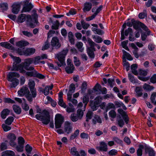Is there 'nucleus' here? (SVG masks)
<instances>
[{"mask_svg":"<svg viewBox=\"0 0 156 156\" xmlns=\"http://www.w3.org/2000/svg\"><path fill=\"white\" fill-rule=\"evenodd\" d=\"M32 58H28L25 60L24 62L21 63L19 65H17L14 63L11 69L12 71H18L19 70L20 73H24L26 72L25 69L27 71H31L34 69L33 66H30L33 63Z\"/></svg>","mask_w":156,"mask_h":156,"instance_id":"obj_1","label":"nucleus"},{"mask_svg":"<svg viewBox=\"0 0 156 156\" xmlns=\"http://www.w3.org/2000/svg\"><path fill=\"white\" fill-rule=\"evenodd\" d=\"M20 74L16 72H10L7 76V80L12 83L10 84V87L12 88L16 87L19 83V80L15 77L19 78Z\"/></svg>","mask_w":156,"mask_h":156,"instance_id":"obj_2","label":"nucleus"},{"mask_svg":"<svg viewBox=\"0 0 156 156\" xmlns=\"http://www.w3.org/2000/svg\"><path fill=\"white\" fill-rule=\"evenodd\" d=\"M18 93L20 96H25L29 101H32L33 99L31 98V94L27 87L25 86L22 87L18 91Z\"/></svg>","mask_w":156,"mask_h":156,"instance_id":"obj_3","label":"nucleus"},{"mask_svg":"<svg viewBox=\"0 0 156 156\" xmlns=\"http://www.w3.org/2000/svg\"><path fill=\"white\" fill-rule=\"evenodd\" d=\"M68 51V50L67 49H64L62 51L56 54L55 57L59 61L60 63H57L58 66L61 67L65 65V56Z\"/></svg>","mask_w":156,"mask_h":156,"instance_id":"obj_4","label":"nucleus"},{"mask_svg":"<svg viewBox=\"0 0 156 156\" xmlns=\"http://www.w3.org/2000/svg\"><path fill=\"white\" fill-rule=\"evenodd\" d=\"M44 114L43 115L37 114L35 117L37 119L41 121L43 124L47 125L51 121L50 116L49 113L48 111H44Z\"/></svg>","mask_w":156,"mask_h":156,"instance_id":"obj_5","label":"nucleus"},{"mask_svg":"<svg viewBox=\"0 0 156 156\" xmlns=\"http://www.w3.org/2000/svg\"><path fill=\"white\" fill-rule=\"evenodd\" d=\"M35 51V49L33 48H29L25 50L18 48L17 50L18 53L20 55L29 56L34 54Z\"/></svg>","mask_w":156,"mask_h":156,"instance_id":"obj_6","label":"nucleus"},{"mask_svg":"<svg viewBox=\"0 0 156 156\" xmlns=\"http://www.w3.org/2000/svg\"><path fill=\"white\" fill-rule=\"evenodd\" d=\"M64 119V117L60 114H58L56 115L55 119V125L56 128H59L61 127L62 125Z\"/></svg>","mask_w":156,"mask_h":156,"instance_id":"obj_7","label":"nucleus"},{"mask_svg":"<svg viewBox=\"0 0 156 156\" xmlns=\"http://www.w3.org/2000/svg\"><path fill=\"white\" fill-rule=\"evenodd\" d=\"M51 45L53 47L58 48L60 47V44L59 42L58 39L57 37H53L51 42Z\"/></svg>","mask_w":156,"mask_h":156,"instance_id":"obj_8","label":"nucleus"},{"mask_svg":"<svg viewBox=\"0 0 156 156\" xmlns=\"http://www.w3.org/2000/svg\"><path fill=\"white\" fill-rule=\"evenodd\" d=\"M96 149L99 151H107L108 148L107 144L104 142H101L100 143V146L97 147Z\"/></svg>","mask_w":156,"mask_h":156,"instance_id":"obj_9","label":"nucleus"},{"mask_svg":"<svg viewBox=\"0 0 156 156\" xmlns=\"http://www.w3.org/2000/svg\"><path fill=\"white\" fill-rule=\"evenodd\" d=\"M118 111L124 119L126 123L127 124L129 122V118L126 112L122 109H119Z\"/></svg>","mask_w":156,"mask_h":156,"instance_id":"obj_10","label":"nucleus"},{"mask_svg":"<svg viewBox=\"0 0 156 156\" xmlns=\"http://www.w3.org/2000/svg\"><path fill=\"white\" fill-rule=\"evenodd\" d=\"M8 139L9 140L10 144L13 146L16 145L14 141L16 139V137L14 134H9L8 136Z\"/></svg>","mask_w":156,"mask_h":156,"instance_id":"obj_11","label":"nucleus"},{"mask_svg":"<svg viewBox=\"0 0 156 156\" xmlns=\"http://www.w3.org/2000/svg\"><path fill=\"white\" fill-rule=\"evenodd\" d=\"M72 127L71 123L69 122H66L65 124V130L67 133H69L72 131Z\"/></svg>","mask_w":156,"mask_h":156,"instance_id":"obj_12","label":"nucleus"},{"mask_svg":"<svg viewBox=\"0 0 156 156\" xmlns=\"http://www.w3.org/2000/svg\"><path fill=\"white\" fill-rule=\"evenodd\" d=\"M12 12L15 14H17L20 10V5L18 3H15L12 5Z\"/></svg>","mask_w":156,"mask_h":156,"instance_id":"obj_13","label":"nucleus"},{"mask_svg":"<svg viewBox=\"0 0 156 156\" xmlns=\"http://www.w3.org/2000/svg\"><path fill=\"white\" fill-rule=\"evenodd\" d=\"M26 4V5L24 6L23 8L22 12H29L33 7V5L31 3Z\"/></svg>","mask_w":156,"mask_h":156,"instance_id":"obj_14","label":"nucleus"},{"mask_svg":"<svg viewBox=\"0 0 156 156\" xmlns=\"http://www.w3.org/2000/svg\"><path fill=\"white\" fill-rule=\"evenodd\" d=\"M92 7V5L91 3L86 2L84 4L83 10L84 12L89 11L91 9Z\"/></svg>","mask_w":156,"mask_h":156,"instance_id":"obj_15","label":"nucleus"},{"mask_svg":"<svg viewBox=\"0 0 156 156\" xmlns=\"http://www.w3.org/2000/svg\"><path fill=\"white\" fill-rule=\"evenodd\" d=\"M0 45L2 47L9 49L12 50L14 49V48L9 43L7 42H2L0 43Z\"/></svg>","mask_w":156,"mask_h":156,"instance_id":"obj_16","label":"nucleus"},{"mask_svg":"<svg viewBox=\"0 0 156 156\" xmlns=\"http://www.w3.org/2000/svg\"><path fill=\"white\" fill-rule=\"evenodd\" d=\"M92 121L94 124H96L97 123H101L102 122L101 119L99 116L97 115H94Z\"/></svg>","mask_w":156,"mask_h":156,"instance_id":"obj_17","label":"nucleus"},{"mask_svg":"<svg viewBox=\"0 0 156 156\" xmlns=\"http://www.w3.org/2000/svg\"><path fill=\"white\" fill-rule=\"evenodd\" d=\"M123 53V61H124V59L126 58L127 59L131 60H133V58L132 57L131 55L129 53L127 52L125 50H122Z\"/></svg>","mask_w":156,"mask_h":156,"instance_id":"obj_18","label":"nucleus"},{"mask_svg":"<svg viewBox=\"0 0 156 156\" xmlns=\"http://www.w3.org/2000/svg\"><path fill=\"white\" fill-rule=\"evenodd\" d=\"M75 67L73 64L68 65L65 68L66 72L68 73H73Z\"/></svg>","mask_w":156,"mask_h":156,"instance_id":"obj_19","label":"nucleus"},{"mask_svg":"<svg viewBox=\"0 0 156 156\" xmlns=\"http://www.w3.org/2000/svg\"><path fill=\"white\" fill-rule=\"evenodd\" d=\"M137 23L143 30L147 32V35H149L150 34V31L147 27L144 24L140 22H138Z\"/></svg>","mask_w":156,"mask_h":156,"instance_id":"obj_20","label":"nucleus"},{"mask_svg":"<svg viewBox=\"0 0 156 156\" xmlns=\"http://www.w3.org/2000/svg\"><path fill=\"white\" fill-rule=\"evenodd\" d=\"M137 23L143 30L147 32V35H149L150 34V31L147 27L144 24L140 22H138Z\"/></svg>","mask_w":156,"mask_h":156,"instance_id":"obj_21","label":"nucleus"},{"mask_svg":"<svg viewBox=\"0 0 156 156\" xmlns=\"http://www.w3.org/2000/svg\"><path fill=\"white\" fill-rule=\"evenodd\" d=\"M10 111L7 109H4L1 112V117L3 119L6 118L7 116L9 114Z\"/></svg>","mask_w":156,"mask_h":156,"instance_id":"obj_22","label":"nucleus"},{"mask_svg":"<svg viewBox=\"0 0 156 156\" xmlns=\"http://www.w3.org/2000/svg\"><path fill=\"white\" fill-rule=\"evenodd\" d=\"M146 152H148L149 156H155V153L153 149L148 147L145 148Z\"/></svg>","mask_w":156,"mask_h":156,"instance_id":"obj_23","label":"nucleus"},{"mask_svg":"<svg viewBox=\"0 0 156 156\" xmlns=\"http://www.w3.org/2000/svg\"><path fill=\"white\" fill-rule=\"evenodd\" d=\"M88 42L89 43V44L91 47V48H92V49L94 51H95V49L94 48V46H96L98 49H99L100 48V46L96 44L91 39L88 40Z\"/></svg>","mask_w":156,"mask_h":156,"instance_id":"obj_24","label":"nucleus"},{"mask_svg":"<svg viewBox=\"0 0 156 156\" xmlns=\"http://www.w3.org/2000/svg\"><path fill=\"white\" fill-rule=\"evenodd\" d=\"M53 87V85L46 86L44 90V95L46 96L48 95L49 93L50 90H51Z\"/></svg>","mask_w":156,"mask_h":156,"instance_id":"obj_25","label":"nucleus"},{"mask_svg":"<svg viewBox=\"0 0 156 156\" xmlns=\"http://www.w3.org/2000/svg\"><path fill=\"white\" fill-rule=\"evenodd\" d=\"M137 68V65L136 64H133L131 66L132 72L135 75H137L138 74V72L136 70Z\"/></svg>","mask_w":156,"mask_h":156,"instance_id":"obj_26","label":"nucleus"},{"mask_svg":"<svg viewBox=\"0 0 156 156\" xmlns=\"http://www.w3.org/2000/svg\"><path fill=\"white\" fill-rule=\"evenodd\" d=\"M28 43L27 42L23 41H19L16 43L17 46L20 48H23Z\"/></svg>","mask_w":156,"mask_h":156,"instance_id":"obj_27","label":"nucleus"},{"mask_svg":"<svg viewBox=\"0 0 156 156\" xmlns=\"http://www.w3.org/2000/svg\"><path fill=\"white\" fill-rule=\"evenodd\" d=\"M9 55L10 57L13 59L14 62L13 63V65L15 63L17 65H19L20 64L18 65V64L20 63L21 62V59L19 57H15L13 56L12 54H10Z\"/></svg>","mask_w":156,"mask_h":156,"instance_id":"obj_28","label":"nucleus"},{"mask_svg":"<svg viewBox=\"0 0 156 156\" xmlns=\"http://www.w3.org/2000/svg\"><path fill=\"white\" fill-rule=\"evenodd\" d=\"M27 24L29 25L31 27L34 28L35 27V25L33 23H31V21L32 18L31 16L30 15H28L27 17Z\"/></svg>","mask_w":156,"mask_h":156,"instance_id":"obj_29","label":"nucleus"},{"mask_svg":"<svg viewBox=\"0 0 156 156\" xmlns=\"http://www.w3.org/2000/svg\"><path fill=\"white\" fill-rule=\"evenodd\" d=\"M13 109L15 112L17 114H19L21 112V108L17 105H14L13 106Z\"/></svg>","mask_w":156,"mask_h":156,"instance_id":"obj_30","label":"nucleus"},{"mask_svg":"<svg viewBox=\"0 0 156 156\" xmlns=\"http://www.w3.org/2000/svg\"><path fill=\"white\" fill-rule=\"evenodd\" d=\"M15 155L14 152L11 151H7L3 152L1 156H13Z\"/></svg>","mask_w":156,"mask_h":156,"instance_id":"obj_31","label":"nucleus"},{"mask_svg":"<svg viewBox=\"0 0 156 156\" xmlns=\"http://www.w3.org/2000/svg\"><path fill=\"white\" fill-rule=\"evenodd\" d=\"M51 26V28L54 30H56L58 29L60 25V23L58 20L53 22Z\"/></svg>","mask_w":156,"mask_h":156,"instance_id":"obj_32","label":"nucleus"},{"mask_svg":"<svg viewBox=\"0 0 156 156\" xmlns=\"http://www.w3.org/2000/svg\"><path fill=\"white\" fill-rule=\"evenodd\" d=\"M94 50L91 48V47L88 48L87 50V52L89 56L91 58H94Z\"/></svg>","mask_w":156,"mask_h":156,"instance_id":"obj_33","label":"nucleus"},{"mask_svg":"<svg viewBox=\"0 0 156 156\" xmlns=\"http://www.w3.org/2000/svg\"><path fill=\"white\" fill-rule=\"evenodd\" d=\"M68 37L69 41L70 43L72 44H74V39L73 38V36L72 33L70 31L69 32L68 34Z\"/></svg>","mask_w":156,"mask_h":156,"instance_id":"obj_34","label":"nucleus"},{"mask_svg":"<svg viewBox=\"0 0 156 156\" xmlns=\"http://www.w3.org/2000/svg\"><path fill=\"white\" fill-rule=\"evenodd\" d=\"M90 106L91 109L93 111L96 110L98 108L99 105H98L97 104H96V103L92 101H90Z\"/></svg>","mask_w":156,"mask_h":156,"instance_id":"obj_35","label":"nucleus"},{"mask_svg":"<svg viewBox=\"0 0 156 156\" xmlns=\"http://www.w3.org/2000/svg\"><path fill=\"white\" fill-rule=\"evenodd\" d=\"M32 58L33 59V63L35 65L38 64L40 62V60L41 59V58L40 56H37L34 58Z\"/></svg>","mask_w":156,"mask_h":156,"instance_id":"obj_36","label":"nucleus"},{"mask_svg":"<svg viewBox=\"0 0 156 156\" xmlns=\"http://www.w3.org/2000/svg\"><path fill=\"white\" fill-rule=\"evenodd\" d=\"M83 46V43L81 42H77L76 44V46L79 50L81 52H82L84 49L82 48Z\"/></svg>","mask_w":156,"mask_h":156,"instance_id":"obj_37","label":"nucleus"},{"mask_svg":"<svg viewBox=\"0 0 156 156\" xmlns=\"http://www.w3.org/2000/svg\"><path fill=\"white\" fill-rule=\"evenodd\" d=\"M70 152L71 154L73 155L80 156L78 152L77 151L75 147H73L71 149Z\"/></svg>","mask_w":156,"mask_h":156,"instance_id":"obj_38","label":"nucleus"},{"mask_svg":"<svg viewBox=\"0 0 156 156\" xmlns=\"http://www.w3.org/2000/svg\"><path fill=\"white\" fill-rule=\"evenodd\" d=\"M80 133V131L79 129L76 130L74 133L72 134L70 137V139L73 140Z\"/></svg>","mask_w":156,"mask_h":156,"instance_id":"obj_39","label":"nucleus"},{"mask_svg":"<svg viewBox=\"0 0 156 156\" xmlns=\"http://www.w3.org/2000/svg\"><path fill=\"white\" fill-rule=\"evenodd\" d=\"M26 15L22 14H21L18 17V21L20 23L24 22L26 20Z\"/></svg>","mask_w":156,"mask_h":156,"instance_id":"obj_40","label":"nucleus"},{"mask_svg":"<svg viewBox=\"0 0 156 156\" xmlns=\"http://www.w3.org/2000/svg\"><path fill=\"white\" fill-rule=\"evenodd\" d=\"M143 88L144 89L148 90H153L154 88V87H153L146 83H145L143 85Z\"/></svg>","mask_w":156,"mask_h":156,"instance_id":"obj_41","label":"nucleus"},{"mask_svg":"<svg viewBox=\"0 0 156 156\" xmlns=\"http://www.w3.org/2000/svg\"><path fill=\"white\" fill-rule=\"evenodd\" d=\"M144 148L143 145H139V148L137 150V153L138 156H141L142 154V150Z\"/></svg>","mask_w":156,"mask_h":156,"instance_id":"obj_42","label":"nucleus"},{"mask_svg":"<svg viewBox=\"0 0 156 156\" xmlns=\"http://www.w3.org/2000/svg\"><path fill=\"white\" fill-rule=\"evenodd\" d=\"M128 78L130 81L133 83H137V80L135 79L132 74H128Z\"/></svg>","mask_w":156,"mask_h":156,"instance_id":"obj_43","label":"nucleus"},{"mask_svg":"<svg viewBox=\"0 0 156 156\" xmlns=\"http://www.w3.org/2000/svg\"><path fill=\"white\" fill-rule=\"evenodd\" d=\"M75 89V85L73 83L71 84L69 86V89L68 93H69H69L72 94L74 92Z\"/></svg>","mask_w":156,"mask_h":156,"instance_id":"obj_44","label":"nucleus"},{"mask_svg":"<svg viewBox=\"0 0 156 156\" xmlns=\"http://www.w3.org/2000/svg\"><path fill=\"white\" fill-rule=\"evenodd\" d=\"M101 86L99 83H97L93 88V89L95 92H98V94H100V91L101 90Z\"/></svg>","mask_w":156,"mask_h":156,"instance_id":"obj_45","label":"nucleus"},{"mask_svg":"<svg viewBox=\"0 0 156 156\" xmlns=\"http://www.w3.org/2000/svg\"><path fill=\"white\" fill-rule=\"evenodd\" d=\"M70 119L73 122L77 121L79 119H80L79 118L74 114H72L70 116Z\"/></svg>","mask_w":156,"mask_h":156,"instance_id":"obj_46","label":"nucleus"},{"mask_svg":"<svg viewBox=\"0 0 156 156\" xmlns=\"http://www.w3.org/2000/svg\"><path fill=\"white\" fill-rule=\"evenodd\" d=\"M32 71L30 72H27L26 71L25 73H26L27 75L29 76H34L35 77V74L36 73V70H32Z\"/></svg>","mask_w":156,"mask_h":156,"instance_id":"obj_47","label":"nucleus"},{"mask_svg":"<svg viewBox=\"0 0 156 156\" xmlns=\"http://www.w3.org/2000/svg\"><path fill=\"white\" fill-rule=\"evenodd\" d=\"M14 118L12 116L9 117L5 120V123L8 125H11L14 120Z\"/></svg>","mask_w":156,"mask_h":156,"instance_id":"obj_48","label":"nucleus"},{"mask_svg":"<svg viewBox=\"0 0 156 156\" xmlns=\"http://www.w3.org/2000/svg\"><path fill=\"white\" fill-rule=\"evenodd\" d=\"M30 91L31 93V98L32 99L33 98H35L36 97L37 95V92L36 88L30 89Z\"/></svg>","mask_w":156,"mask_h":156,"instance_id":"obj_49","label":"nucleus"},{"mask_svg":"<svg viewBox=\"0 0 156 156\" xmlns=\"http://www.w3.org/2000/svg\"><path fill=\"white\" fill-rule=\"evenodd\" d=\"M73 58V62L75 66H79L81 64L79 59L76 56H74Z\"/></svg>","mask_w":156,"mask_h":156,"instance_id":"obj_50","label":"nucleus"},{"mask_svg":"<svg viewBox=\"0 0 156 156\" xmlns=\"http://www.w3.org/2000/svg\"><path fill=\"white\" fill-rule=\"evenodd\" d=\"M30 90L35 89V83L32 80H30L28 83Z\"/></svg>","mask_w":156,"mask_h":156,"instance_id":"obj_51","label":"nucleus"},{"mask_svg":"<svg viewBox=\"0 0 156 156\" xmlns=\"http://www.w3.org/2000/svg\"><path fill=\"white\" fill-rule=\"evenodd\" d=\"M102 100V98L101 97L98 96L95 98L94 102L96 104L99 105V104L101 102Z\"/></svg>","mask_w":156,"mask_h":156,"instance_id":"obj_52","label":"nucleus"},{"mask_svg":"<svg viewBox=\"0 0 156 156\" xmlns=\"http://www.w3.org/2000/svg\"><path fill=\"white\" fill-rule=\"evenodd\" d=\"M83 103L85 104L84 107L85 108L89 101L88 96L86 95L84 96L83 98Z\"/></svg>","mask_w":156,"mask_h":156,"instance_id":"obj_53","label":"nucleus"},{"mask_svg":"<svg viewBox=\"0 0 156 156\" xmlns=\"http://www.w3.org/2000/svg\"><path fill=\"white\" fill-rule=\"evenodd\" d=\"M115 108V106L113 104L109 103L107 105L106 107L105 110L107 112L108 110H109L111 109L114 108Z\"/></svg>","mask_w":156,"mask_h":156,"instance_id":"obj_54","label":"nucleus"},{"mask_svg":"<svg viewBox=\"0 0 156 156\" xmlns=\"http://www.w3.org/2000/svg\"><path fill=\"white\" fill-rule=\"evenodd\" d=\"M123 66L126 68L127 71L129 70L130 68V65L129 63L126 62V60L125 59H124Z\"/></svg>","mask_w":156,"mask_h":156,"instance_id":"obj_55","label":"nucleus"},{"mask_svg":"<svg viewBox=\"0 0 156 156\" xmlns=\"http://www.w3.org/2000/svg\"><path fill=\"white\" fill-rule=\"evenodd\" d=\"M58 104L60 106L64 108L66 107V106L64 103L63 99H58Z\"/></svg>","mask_w":156,"mask_h":156,"instance_id":"obj_56","label":"nucleus"},{"mask_svg":"<svg viewBox=\"0 0 156 156\" xmlns=\"http://www.w3.org/2000/svg\"><path fill=\"white\" fill-rule=\"evenodd\" d=\"M93 115V112L90 111L88 112L86 114V121L88 122L89 120L91 119Z\"/></svg>","mask_w":156,"mask_h":156,"instance_id":"obj_57","label":"nucleus"},{"mask_svg":"<svg viewBox=\"0 0 156 156\" xmlns=\"http://www.w3.org/2000/svg\"><path fill=\"white\" fill-rule=\"evenodd\" d=\"M83 115V112L82 110L79 109L77 110V115L79 118L80 119H81Z\"/></svg>","mask_w":156,"mask_h":156,"instance_id":"obj_58","label":"nucleus"},{"mask_svg":"<svg viewBox=\"0 0 156 156\" xmlns=\"http://www.w3.org/2000/svg\"><path fill=\"white\" fill-rule=\"evenodd\" d=\"M80 137L81 138L87 139L89 137V134L85 132H83L81 133Z\"/></svg>","mask_w":156,"mask_h":156,"instance_id":"obj_59","label":"nucleus"},{"mask_svg":"<svg viewBox=\"0 0 156 156\" xmlns=\"http://www.w3.org/2000/svg\"><path fill=\"white\" fill-rule=\"evenodd\" d=\"M128 43V40L124 41L122 42V47L126 50L129 51V49L127 46Z\"/></svg>","mask_w":156,"mask_h":156,"instance_id":"obj_60","label":"nucleus"},{"mask_svg":"<svg viewBox=\"0 0 156 156\" xmlns=\"http://www.w3.org/2000/svg\"><path fill=\"white\" fill-rule=\"evenodd\" d=\"M25 150L28 154H30L32 150V147L29 144H27L25 147Z\"/></svg>","mask_w":156,"mask_h":156,"instance_id":"obj_61","label":"nucleus"},{"mask_svg":"<svg viewBox=\"0 0 156 156\" xmlns=\"http://www.w3.org/2000/svg\"><path fill=\"white\" fill-rule=\"evenodd\" d=\"M93 38L94 39V41L98 43H100L102 41V39L99 36L96 37L94 36L93 37Z\"/></svg>","mask_w":156,"mask_h":156,"instance_id":"obj_62","label":"nucleus"},{"mask_svg":"<svg viewBox=\"0 0 156 156\" xmlns=\"http://www.w3.org/2000/svg\"><path fill=\"white\" fill-rule=\"evenodd\" d=\"M1 7L3 11L7 10L8 8V5L6 3H2Z\"/></svg>","mask_w":156,"mask_h":156,"instance_id":"obj_63","label":"nucleus"},{"mask_svg":"<svg viewBox=\"0 0 156 156\" xmlns=\"http://www.w3.org/2000/svg\"><path fill=\"white\" fill-rule=\"evenodd\" d=\"M117 150L112 149L108 152V154L110 156L115 155L117 154Z\"/></svg>","mask_w":156,"mask_h":156,"instance_id":"obj_64","label":"nucleus"}]
</instances>
